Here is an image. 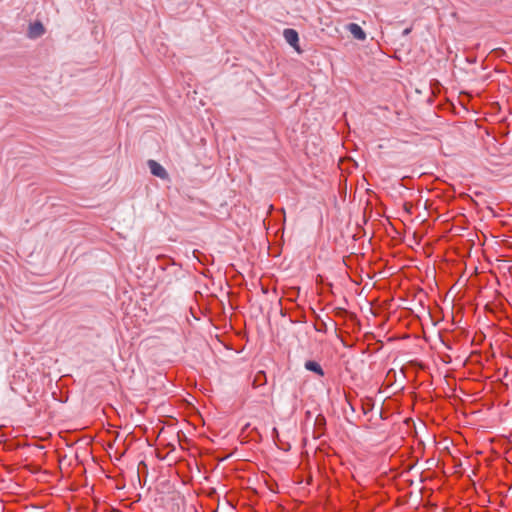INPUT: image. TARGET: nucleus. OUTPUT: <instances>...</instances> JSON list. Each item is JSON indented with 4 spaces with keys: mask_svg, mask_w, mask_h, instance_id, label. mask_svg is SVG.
<instances>
[{
    "mask_svg": "<svg viewBox=\"0 0 512 512\" xmlns=\"http://www.w3.org/2000/svg\"><path fill=\"white\" fill-rule=\"evenodd\" d=\"M283 36L287 43H289L298 53H301L299 47V36L296 30L287 28L283 32Z\"/></svg>",
    "mask_w": 512,
    "mask_h": 512,
    "instance_id": "1",
    "label": "nucleus"
},
{
    "mask_svg": "<svg viewBox=\"0 0 512 512\" xmlns=\"http://www.w3.org/2000/svg\"><path fill=\"white\" fill-rule=\"evenodd\" d=\"M148 166L150 168L151 173L154 176H157V177H159L161 179H167L168 178V173L166 172V170L158 162H156L155 160H149L148 161Z\"/></svg>",
    "mask_w": 512,
    "mask_h": 512,
    "instance_id": "2",
    "label": "nucleus"
},
{
    "mask_svg": "<svg viewBox=\"0 0 512 512\" xmlns=\"http://www.w3.org/2000/svg\"><path fill=\"white\" fill-rule=\"evenodd\" d=\"M347 30L352 34V36L360 41H364L366 39V33L363 29L356 23H350L347 25Z\"/></svg>",
    "mask_w": 512,
    "mask_h": 512,
    "instance_id": "3",
    "label": "nucleus"
},
{
    "mask_svg": "<svg viewBox=\"0 0 512 512\" xmlns=\"http://www.w3.org/2000/svg\"><path fill=\"white\" fill-rule=\"evenodd\" d=\"M44 33V27L40 22H35L30 25L28 35L30 38H36Z\"/></svg>",
    "mask_w": 512,
    "mask_h": 512,
    "instance_id": "4",
    "label": "nucleus"
},
{
    "mask_svg": "<svg viewBox=\"0 0 512 512\" xmlns=\"http://www.w3.org/2000/svg\"><path fill=\"white\" fill-rule=\"evenodd\" d=\"M305 368L309 371L315 372L319 376L324 375V371H323L321 365L316 361H312V360L306 361Z\"/></svg>",
    "mask_w": 512,
    "mask_h": 512,
    "instance_id": "5",
    "label": "nucleus"
},
{
    "mask_svg": "<svg viewBox=\"0 0 512 512\" xmlns=\"http://www.w3.org/2000/svg\"><path fill=\"white\" fill-rule=\"evenodd\" d=\"M267 382V379H266V374L264 371H258L256 373V375L254 376V379H253V387H260L264 384H266Z\"/></svg>",
    "mask_w": 512,
    "mask_h": 512,
    "instance_id": "6",
    "label": "nucleus"
}]
</instances>
